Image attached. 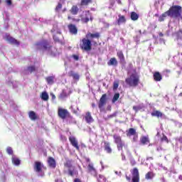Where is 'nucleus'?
I'll return each mask as SVG.
<instances>
[{"mask_svg": "<svg viewBox=\"0 0 182 182\" xmlns=\"http://www.w3.org/2000/svg\"><path fill=\"white\" fill-rule=\"evenodd\" d=\"M6 40L8 41L9 43H11V45H16V46H19V41L9 35L6 36Z\"/></svg>", "mask_w": 182, "mask_h": 182, "instance_id": "13", "label": "nucleus"}, {"mask_svg": "<svg viewBox=\"0 0 182 182\" xmlns=\"http://www.w3.org/2000/svg\"><path fill=\"white\" fill-rule=\"evenodd\" d=\"M153 78L155 82H161L163 75L159 72H155L153 75Z\"/></svg>", "mask_w": 182, "mask_h": 182, "instance_id": "17", "label": "nucleus"}, {"mask_svg": "<svg viewBox=\"0 0 182 182\" xmlns=\"http://www.w3.org/2000/svg\"><path fill=\"white\" fill-rule=\"evenodd\" d=\"M104 150L108 154H112V147L110 146V142H107L106 141H104Z\"/></svg>", "mask_w": 182, "mask_h": 182, "instance_id": "16", "label": "nucleus"}, {"mask_svg": "<svg viewBox=\"0 0 182 182\" xmlns=\"http://www.w3.org/2000/svg\"><path fill=\"white\" fill-rule=\"evenodd\" d=\"M100 38V33L99 32L95 33H87L85 38L80 40V48L84 52H90L92 50L93 39H99Z\"/></svg>", "mask_w": 182, "mask_h": 182, "instance_id": "1", "label": "nucleus"}, {"mask_svg": "<svg viewBox=\"0 0 182 182\" xmlns=\"http://www.w3.org/2000/svg\"><path fill=\"white\" fill-rule=\"evenodd\" d=\"M11 160L13 164H14L15 166H19V164H21V160L18 158L13 156Z\"/></svg>", "mask_w": 182, "mask_h": 182, "instance_id": "32", "label": "nucleus"}, {"mask_svg": "<svg viewBox=\"0 0 182 182\" xmlns=\"http://www.w3.org/2000/svg\"><path fill=\"white\" fill-rule=\"evenodd\" d=\"M131 19L132 21H137V19H139V14H137V13H136L135 11H132Z\"/></svg>", "mask_w": 182, "mask_h": 182, "instance_id": "33", "label": "nucleus"}, {"mask_svg": "<svg viewBox=\"0 0 182 182\" xmlns=\"http://www.w3.org/2000/svg\"><path fill=\"white\" fill-rule=\"evenodd\" d=\"M129 66L130 69H133V64L129 63Z\"/></svg>", "mask_w": 182, "mask_h": 182, "instance_id": "53", "label": "nucleus"}, {"mask_svg": "<svg viewBox=\"0 0 182 182\" xmlns=\"http://www.w3.org/2000/svg\"><path fill=\"white\" fill-rule=\"evenodd\" d=\"M74 182H82V181L78 178H76L75 179H74Z\"/></svg>", "mask_w": 182, "mask_h": 182, "instance_id": "47", "label": "nucleus"}, {"mask_svg": "<svg viewBox=\"0 0 182 182\" xmlns=\"http://www.w3.org/2000/svg\"><path fill=\"white\" fill-rule=\"evenodd\" d=\"M48 164L50 168H56V161L53 159V157H48Z\"/></svg>", "mask_w": 182, "mask_h": 182, "instance_id": "15", "label": "nucleus"}, {"mask_svg": "<svg viewBox=\"0 0 182 182\" xmlns=\"http://www.w3.org/2000/svg\"><path fill=\"white\" fill-rule=\"evenodd\" d=\"M85 119L86 123L88 124H90V123H93L95 122V119H93V117H92V114L90 112H87L85 115Z\"/></svg>", "mask_w": 182, "mask_h": 182, "instance_id": "14", "label": "nucleus"}, {"mask_svg": "<svg viewBox=\"0 0 182 182\" xmlns=\"http://www.w3.org/2000/svg\"><path fill=\"white\" fill-rule=\"evenodd\" d=\"M154 173L153 171H149L145 175L146 180H151L154 177Z\"/></svg>", "mask_w": 182, "mask_h": 182, "instance_id": "29", "label": "nucleus"}, {"mask_svg": "<svg viewBox=\"0 0 182 182\" xmlns=\"http://www.w3.org/2000/svg\"><path fill=\"white\" fill-rule=\"evenodd\" d=\"M107 99V95L103 94L100 99V102L98 103L99 109H102L106 105V100Z\"/></svg>", "mask_w": 182, "mask_h": 182, "instance_id": "12", "label": "nucleus"}, {"mask_svg": "<svg viewBox=\"0 0 182 182\" xmlns=\"http://www.w3.org/2000/svg\"><path fill=\"white\" fill-rule=\"evenodd\" d=\"M146 160H154V158L152 156H149L146 158Z\"/></svg>", "mask_w": 182, "mask_h": 182, "instance_id": "51", "label": "nucleus"}, {"mask_svg": "<svg viewBox=\"0 0 182 182\" xmlns=\"http://www.w3.org/2000/svg\"><path fill=\"white\" fill-rule=\"evenodd\" d=\"M70 12L72 15H77L79 14V7L77 5H73L70 9Z\"/></svg>", "mask_w": 182, "mask_h": 182, "instance_id": "22", "label": "nucleus"}, {"mask_svg": "<svg viewBox=\"0 0 182 182\" xmlns=\"http://www.w3.org/2000/svg\"><path fill=\"white\" fill-rule=\"evenodd\" d=\"M60 97H66V93L63 92L62 94H60Z\"/></svg>", "mask_w": 182, "mask_h": 182, "instance_id": "48", "label": "nucleus"}, {"mask_svg": "<svg viewBox=\"0 0 182 182\" xmlns=\"http://www.w3.org/2000/svg\"><path fill=\"white\" fill-rule=\"evenodd\" d=\"M119 87V81H114L113 84V90H117Z\"/></svg>", "mask_w": 182, "mask_h": 182, "instance_id": "38", "label": "nucleus"}, {"mask_svg": "<svg viewBox=\"0 0 182 182\" xmlns=\"http://www.w3.org/2000/svg\"><path fill=\"white\" fill-rule=\"evenodd\" d=\"M159 35H160V36H163V33H161Z\"/></svg>", "mask_w": 182, "mask_h": 182, "instance_id": "63", "label": "nucleus"}, {"mask_svg": "<svg viewBox=\"0 0 182 182\" xmlns=\"http://www.w3.org/2000/svg\"><path fill=\"white\" fill-rule=\"evenodd\" d=\"M129 73H131L130 70H128L127 74L129 75Z\"/></svg>", "mask_w": 182, "mask_h": 182, "instance_id": "60", "label": "nucleus"}, {"mask_svg": "<svg viewBox=\"0 0 182 182\" xmlns=\"http://www.w3.org/2000/svg\"><path fill=\"white\" fill-rule=\"evenodd\" d=\"M36 70V67L35 65H31L27 68V71L29 72V73H32Z\"/></svg>", "mask_w": 182, "mask_h": 182, "instance_id": "35", "label": "nucleus"}, {"mask_svg": "<svg viewBox=\"0 0 182 182\" xmlns=\"http://www.w3.org/2000/svg\"><path fill=\"white\" fill-rule=\"evenodd\" d=\"M42 167H43V166L40 161L35 162V164H34L35 171H36L37 173H41V171H42Z\"/></svg>", "mask_w": 182, "mask_h": 182, "instance_id": "18", "label": "nucleus"}, {"mask_svg": "<svg viewBox=\"0 0 182 182\" xmlns=\"http://www.w3.org/2000/svg\"><path fill=\"white\" fill-rule=\"evenodd\" d=\"M127 137H130L132 136H136L133 138L134 141L137 140V132L134 128H129L128 131H127Z\"/></svg>", "mask_w": 182, "mask_h": 182, "instance_id": "11", "label": "nucleus"}, {"mask_svg": "<svg viewBox=\"0 0 182 182\" xmlns=\"http://www.w3.org/2000/svg\"><path fill=\"white\" fill-rule=\"evenodd\" d=\"M126 179L127 180V181H130V180H132V178L126 175Z\"/></svg>", "mask_w": 182, "mask_h": 182, "instance_id": "50", "label": "nucleus"}, {"mask_svg": "<svg viewBox=\"0 0 182 182\" xmlns=\"http://www.w3.org/2000/svg\"><path fill=\"white\" fill-rule=\"evenodd\" d=\"M112 137L114 139V142L117 145V149L118 151H123V149H127V145L126 144L124 141L122 139V136L117 134H114L112 135Z\"/></svg>", "mask_w": 182, "mask_h": 182, "instance_id": "4", "label": "nucleus"}, {"mask_svg": "<svg viewBox=\"0 0 182 182\" xmlns=\"http://www.w3.org/2000/svg\"><path fill=\"white\" fill-rule=\"evenodd\" d=\"M68 174L71 177H73L74 176H77L79 173L75 169H68Z\"/></svg>", "mask_w": 182, "mask_h": 182, "instance_id": "34", "label": "nucleus"}, {"mask_svg": "<svg viewBox=\"0 0 182 182\" xmlns=\"http://www.w3.org/2000/svg\"><path fill=\"white\" fill-rule=\"evenodd\" d=\"M161 141H166V143H168V138H167V136L163 134V136L161 139Z\"/></svg>", "mask_w": 182, "mask_h": 182, "instance_id": "40", "label": "nucleus"}, {"mask_svg": "<svg viewBox=\"0 0 182 182\" xmlns=\"http://www.w3.org/2000/svg\"><path fill=\"white\" fill-rule=\"evenodd\" d=\"M6 4H7L9 6H11V5H12V0H6Z\"/></svg>", "mask_w": 182, "mask_h": 182, "instance_id": "45", "label": "nucleus"}, {"mask_svg": "<svg viewBox=\"0 0 182 182\" xmlns=\"http://www.w3.org/2000/svg\"><path fill=\"white\" fill-rule=\"evenodd\" d=\"M180 33H182V30H179L177 33H176V39H181V36H180Z\"/></svg>", "mask_w": 182, "mask_h": 182, "instance_id": "42", "label": "nucleus"}, {"mask_svg": "<svg viewBox=\"0 0 182 182\" xmlns=\"http://www.w3.org/2000/svg\"><path fill=\"white\" fill-rule=\"evenodd\" d=\"M68 21H70V20H72V19H73V17H72V16H68Z\"/></svg>", "mask_w": 182, "mask_h": 182, "instance_id": "52", "label": "nucleus"}, {"mask_svg": "<svg viewBox=\"0 0 182 182\" xmlns=\"http://www.w3.org/2000/svg\"><path fill=\"white\" fill-rule=\"evenodd\" d=\"M52 99H56V97L55 96V95H53Z\"/></svg>", "mask_w": 182, "mask_h": 182, "instance_id": "57", "label": "nucleus"}, {"mask_svg": "<svg viewBox=\"0 0 182 182\" xmlns=\"http://www.w3.org/2000/svg\"><path fill=\"white\" fill-rule=\"evenodd\" d=\"M36 45L38 49H46V43L45 41L37 43Z\"/></svg>", "mask_w": 182, "mask_h": 182, "instance_id": "30", "label": "nucleus"}, {"mask_svg": "<svg viewBox=\"0 0 182 182\" xmlns=\"http://www.w3.org/2000/svg\"><path fill=\"white\" fill-rule=\"evenodd\" d=\"M68 28L71 35H77V27L73 23L68 25Z\"/></svg>", "mask_w": 182, "mask_h": 182, "instance_id": "10", "label": "nucleus"}, {"mask_svg": "<svg viewBox=\"0 0 182 182\" xmlns=\"http://www.w3.org/2000/svg\"><path fill=\"white\" fill-rule=\"evenodd\" d=\"M71 21H73V22H75V21H76V18H73Z\"/></svg>", "mask_w": 182, "mask_h": 182, "instance_id": "56", "label": "nucleus"}, {"mask_svg": "<svg viewBox=\"0 0 182 182\" xmlns=\"http://www.w3.org/2000/svg\"><path fill=\"white\" fill-rule=\"evenodd\" d=\"M92 107H93V108L96 107V104L92 103Z\"/></svg>", "mask_w": 182, "mask_h": 182, "instance_id": "55", "label": "nucleus"}, {"mask_svg": "<svg viewBox=\"0 0 182 182\" xmlns=\"http://www.w3.org/2000/svg\"><path fill=\"white\" fill-rule=\"evenodd\" d=\"M53 39L55 42H59V38H56L55 36H53Z\"/></svg>", "mask_w": 182, "mask_h": 182, "instance_id": "49", "label": "nucleus"}, {"mask_svg": "<svg viewBox=\"0 0 182 182\" xmlns=\"http://www.w3.org/2000/svg\"><path fill=\"white\" fill-rule=\"evenodd\" d=\"M48 85H53L55 83V76H48L46 78Z\"/></svg>", "mask_w": 182, "mask_h": 182, "instance_id": "28", "label": "nucleus"}, {"mask_svg": "<svg viewBox=\"0 0 182 182\" xmlns=\"http://www.w3.org/2000/svg\"><path fill=\"white\" fill-rule=\"evenodd\" d=\"M81 21L83 23H87L90 21H93V18H92V14H90V11H85V17L82 18Z\"/></svg>", "mask_w": 182, "mask_h": 182, "instance_id": "9", "label": "nucleus"}, {"mask_svg": "<svg viewBox=\"0 0 182 182\" xmlns=\"http://www.w3.org/2000/svg\"><path fill=\"white\" fill-rule=\"evenodd\" d=\"M65 11H66V9H64L63 10V12H65Z\"/></svg>", "mask_w": 182, "mask_h": 182, "instance_id": "62", "label": "nucleus"}, {"mask_svg": "<svg viewBox=\"0 0 182 182\" xmlns=\"http://www.w3.org/2000/svg\"><path fill=\"white\" fill-rule=\"evenodd\" d=\"M28 117L29 119H31V120H33V122L39 119V117L38 116V114H36V112L33 111H30L28 112Z\"/></svg>", "mask_w": 182, "mask_h": 182, "instance_id": "19", "label": "nucleus"}, {"mask_svg": "<svg viewBox=\"0 0 182 182\" xmlns=\"http://www.w3.org/2000/svg\"><path fill=\"white\" fill-rule=\"evenodd\" d=\"M108 66H117V60L116 58H112L110 60L107 62Z\"/></svg>", "mask_w": 182, "mask_h": 182, "instance_id": "24", "label": "nucleus"}, {"mask_svg": "<svg viewBox=\"0 0 182 182\" xmlns=\"http://www.w3.org/2000/svg\"><path fill=\"white\" fill-rule=\"evenodd\" d=\"M48 99H49V95L46 94V100H48Z\"/></svg>", "mask_w": 182, "mask_h": 182, "instance_id": "58", "label": "nucleus"}, {"mask_svg": "<svg viewBox=\"0 0 182 182\" xmlns=\"http://www.w3.org/2000/svg\"><path fill=\"white\" fill-rule=\"evenodd\" d=\"M134 110L136 109V107H133Z\"/></svg>", "mask_w": 182, "mask_h": 182, "instance_id": "64", "label": "nucleus"}, {"mask_svg": "<svg viewBox=\"0 0 182 182\" xmlns=\"http://www.w3.org/2000/svg\"><path fill=\"white\" fill-rule=\"evenodd\" d=\"M68 139L73 147H75V149H76V150L79 151V150H80V148L79 147V143L77 142V139H76L75 136H70Z\"/></svg>", "mask_w": 182, "mask_h": 182, "instance_id": "8", "label": "nucleus"}, {"mask_svg": "<svg viewBox=\"0 0 182 182\" xmlns=\"http://www.w3.org/2000/svg\"><path fill=\"white\" fill-rule=\"evenodd\" d=\"M65 167H68V168H70L72 167V164H70L69 162H67L65 164Z\"/></svg>", "mask_w": 182, "mask_h": 182, "instance_id": "46", "label": "nucleus"}, {"mask_svg": "<svg viewBox=\"0 0 182 182\" xmlns=\"http://www.w3.org/2000/svg\"><path fill=\"white\" fill-rule=\"evenodd\" d=\"M126 17L122 16V14L118 15L117 23L118 25H122V23H126Z\"/></svg>", "mask_w": 182, "mask_h": 182, "instance_id": "23", "label": "nucleus"}, {"mask_svg": "<svg viewBox=\"0 0 182 182\" xmlns=\"http://www.w3.org/2000/svg\"><path fill=\"white\" fill-rule=\"evenodd\" d=\"M141 144H143V146L147 144V143H150V140L149 139V136H142L140 139Z\"/></svg>", "mask_w": 182, "mask_h": 182, "instance_id": "26", "label": "nucleus"}, {"mask_svg": "<svg viewBox=\"0 0 182 182\" xmlns=\"http://www.w3.org/2000/svg\"><path fill=\"white\" fill-rule=\"evenodd\" d=\"M68 75L70 77H73L75 80H79V74L74 73L73 71H70Z\"/></svg>", "mask_w": 182, "mask_h": 182, "instance_id": "27", "label": "nucleus"}, {"mask_svg": "<svg viewBox=\"0 0 182 182\" xmlns=\"http://www.w3.org/2000/svg\"><path fill=\"white\" fill-rule=\"evenodd\" d=\"M151 115L152 116V117H157L158 119L160 117L161 118L164 116L163 112L159 110H154L151 113Z\"/></svg>", "mask_w": 182, "mask_h": 182, "instance_id": "21", "label": "nucleus"}, {"mask_svg": "<svg viewBox=\"0 0 182 182\" xmlns=\"http://www.w3.org/2000/svg\"><path fill=\"white\" fill-rule=\"evenodd\" d=\"M47 54L49 55V56H52L53 58H55L57 55L59 54L58 52V48L56 47L50 46L46 47Z\"/></svg>", "mask_w": 182, "mask_h": 182, "instance_id": "6", "label": "nucleus"}, {"mask_svg": "<svg viewBox=\"0 0 182 182\" xmlns=\"http://www.w3.org/2000/svg\"><path fill=\"white\" fill-rule=\"evenodd\" d=\"M125 83L130 87H137L140 83V75L137 73V70L132 69V73L125 79Z\"/></svg>", "mask_w": 182, "mask_h": 182, "instance_id": "3", "label": "nucleus"}, {"mask_svg": "<svg viewBox=\"0 0 182 182\" xmlns=\"http://www.w3.org/2000/svg\"><path fill=\"white\" fill-rule=\"evenodd\" d=\"M155 16L159 17V14H156Z\"/></svg>", "mask_w": 182, "mask_h": 182, "instance_id": "61", "label": "nucleus"}, {"mask_svg": "<svg viewBox=\"0 0 182 182\" xmlns=\"http://www.w3.org/2000/svg\"><path fill=\"white\" fill-rule=\"evenodd\" d=\"M88 173H90V174H92L93 176H96L97 171L96 168L93 166V164H89L87 166Z\"/></svg>", "mask_w": 182, "mask_h": 182, "instance_id": "20", "label": "nucleus"}, {"mask_svg": "<svg viewBox=\"0 0 182 182\" xmlns=\"http://www.w3.org/2000/svg\"><path fill=\"white\" fill-rule=\"evenodd\" d=\"M167 16H169V18H171L172 19H180V18L182 19L181 6H178V5L171 6L168 11L163 13L159 17V21L164 22V21H165Z\"/></svg>", "mask_w": 182, "mask_h": 182, "instance_id": "2", "label": "nucleus"}, {"mask_svg": "<svg viewBox=\"0 0 182 182\" xmlns=\"http://www.w3.org/2000/svg\"><path fill=\"white\" fill-rule=\"evenodd\" d=\"M58 117H60V119L65 120V119H68V117H70V113L66 109L58 108Z\"/></svg>", "mask_w": 182, "mask_h": 182, "instance_id": "5", "label": "nucleus"}, {"mask_svg": "<svg viewBox=\"0 0 182 182\" xmlns=\"http://www.w3.org/2000/svg\"><path fill=\"white\" fill-rule=\"evenodd\" d=\"M93 0H81L80 6H87L89 4H92Z\"/></svg>", "mask_w": 182, "mask_h": 182, "instance_id": "31", "label": "nucleus"}, {"mask_svg": "<svg viewBox=\"0 0 182 182\" xmlns=\"http://www.w3.org/2000/svg\"><path fill=\"white\" fill-rule=\"evenodd\" d=\"M41 98L43 99V100L46 101V91H44L43 92H42Z\"/></svg>", "mask_w": 182, "mask_h": 182, "instance_id": "43", "label": "nucleus"}, {"mask_svg": "<svg viewBox=\"0 0 182 182\" xmlns=\"http://www.w3.org/2000/svg\"><path fill=\"white\" fill-rule=\"evenodd\" d=\"M61 8H62V3H58L55 9V12H59Z\"/></svg>", "mask_w": 182, "mask_h": 182, "instance_id": "39", "label": "nucleus"}, {"mask_svg": "<svg viewBox=\"0 0 182 182\" xmlns=\"http://www.w3.org/2000/svg\"><path fill=\"white\" fill-rule=\"evenodd\" d=\"M117 116V112H114L112 114H109L107 117V118H105V120H109V119H113V117H116Z\"/></svg>", "mask_w": 182, "mask_h": 182, "instance_id": "37", "label": "nucleus"}, {"mask_svg": "<svg viewBox=\"0 0 182 182\" xmlns=\"http://www.w3.org/2000/svg\"><path fill=\"white\" fill-rule=\"evenodd\" d=\"M119 97H120V94L119 92L115 93L112 98V103H115L116 102H117V100H119Z\"/></svg>", "mask_w": 182, "mask_h": 182, "instance_id": "36", "label": "nucleus"}, {"mask_svg": "<svg viewBox=\"0 0 182 182\" xmlns=\"http://www.w3.org/2000/svg\"><path fill=\"white\" fill-rule=\"evenodd\" d=\"M131 173L132 175V182H140V173L137 168L131 170Z\"/></svg>", "mask_w": 182, "mask_h": 182, "instance_id": "7", "label": "nucleus"}, {"mask_svg": "<svg viewBox=\"0 0 182 182\" xmlns=\"http://www.w3.org/2000/svg\"><path fill=\"white\" fill-rule=\"evenodd\" d=\"M6 152L8 154H14V150H12V148L11 146L7 147Z\"/></svg>", "mask_w": 182, "mask_h": 182, "instance_id": "41", "label": "nucleus"}, {"mask_svg": "<svg viewBox=\"0 0 182 182\" xmlns=\"http://www.w3.org/2000/svg\"><path fill=\"white\" fill-rule=\"evenodd\" d=\"M75 22H80V18H75Z\"/></svg>", "mask_w": 182, "mask_h": 182, "instance_id": "54", "label": "nucleus"}, {"mask_svg": "<svg viewBox=\"0 0 182 182\" xmlns=\"http://www.w3.org/2000/svg\"><path fill=\"white\" fill-rule=\"evenodd\" d=\"M117 56L119 58L120 62H124L125 58H124V54H123V51L119 50L117 53Z\"/></svg>", "mask_w": 182, "mask_h": 182, "instance_id": "25", "label": "nucleus"}, {"mask_svg": "<svg viewBox=\"0 0 182 182\" xmlns=\"http://www.w3.org/2000/svg\"><path fill=\"white\" fill-rule=\"evenodd\" d=\"M72 57H73L74 60H79V55L74 54V55H73Z\"/></svg>", "mask_w": 182, "mask_h": 182, "instance_id": "44", "label": "nucleus"}, {"mask_svg": "<svg viewBox=\"0 0 182 182\" xmlns=\"http://www.w3.org/2000/svg\"><path fill=\"white\" fill-rule=\"evenodd\" d=\"M86 161H87L89 163L90 161V159H87Z\"/></svg>", "mask_w": 182, "mask_h": 182, "instance_id": "59", "label": "nucleus"}]
</instances>
